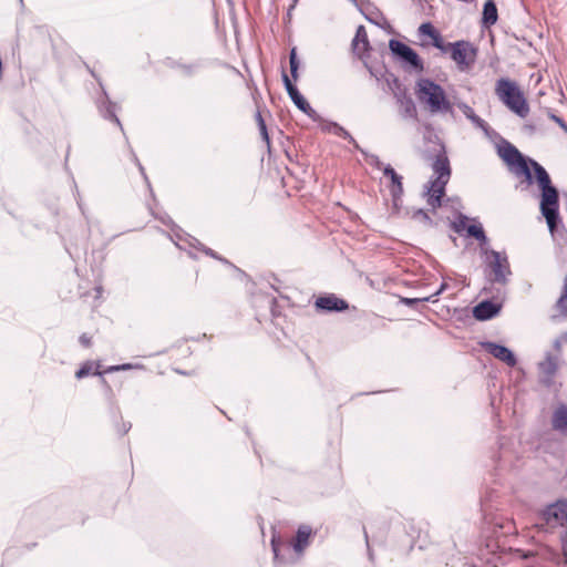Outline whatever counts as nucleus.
Listing matches in <instances>:
<instances>
[{
    "mask_svg": "<svg viewBox=\"0 0 567 567\" xmlns=\"http://www.w3.org/2000/svg\"><path fill=\"white\" fill-rule=\"evenodd\" d=\"M499 155L516 176H524L528 185L533 184L532 169L542 190L540 210L546 218L550 231H554L558 220V192L551 185L547 171L536 161L526 159L512 144L507 143L499 148Z\"/></svg>",
    "mask_w": 567,
    "mask_h": 567,
    "instance_id": "nucleus-1",
    "label": "nucleus"
},
{
    "mask_svg": "<svg viewBox=\"0 0 567 567\" xmlns=\"http://www.w3.org/2000/svg\"><path fill=\"white\" fill-rule=\"evenodd\" d=\"M415 94L419 101L426 105L431 113H452V104L441 85L430 79H420Z\"/></svg>",
    "mask_w": 567,
    "mask_h": 567,
    "instance_id": "nucleus-2",
    "label": "nucleus"
},
{
    "mask_svg": "<svg viewBox=\"0 0 567 567\" xmlns=\"http://www.w3.org/2000/svg\"><path fill=\"white\" fill-rule=\"evenodd\" d=\"M495 94L506 107L520 117L529 113L528 103L516 82L501 78L496 81Z\"/></svg>",
    "mask_w": 567,
    "mask_h": 567,
    "instance_id": "nucleus-3",
    "label": "nucleus"
},
{
    "mask_svg": "<svg viewBox=\"0 0 567 567\" xmlns=\"http://www.w3.org/2000/svg\"><path fill=\"white\" fill-rule=\"evenodd\" d=\"M432 168L436 177L429 182L426 196L427 204L435 209L441 206V199L445 194V186L451 176L450 162L445 153H441L436 156Z\"/></svg>",
    "mask_w": 567,
    "mask_h": 567,
    "instance_id": "nucleus-4",
    "label": "nucleus"
},
{
    "mask_svg": "<svg viewBox=\"0 0 567 567\" xmlns=\"http://www.w3.org/2000/svg\"><path fill=\"white\" fill-rule=\"evenodd\" d=\"M442 53H449L460 71H467L475 63L477 51L468 41L460 40L453 43L447 42Z\"/></svg>",
    "mask_w": 567,
    "mask_h": 567,
    "instance_id": "nucleus-5",
    "label": "nucleus"
},
{
    "mask_svg": "<svg viewBox=\"0 0 567 567\" xmlns=\"http://www.w3.org/2000/svg\"><path fill=\"white\" fill-rule=\"evenodd\" d=\"M485 264L489 270L487 274L488 279L492 282L505 284L508 276L511 275L509 262L505 254L488 250L484 251Z\"/></svg>",
    "mask_w": 567,
    "mask_h": 567,
    "instance_id": "nucleus-6",
    "label": "nucleus"
},
{
    "mask_svg": "<svg viewBox=\"0 0 567 567\" xmlns=\"http://www.w3.org/2000/svg\"><path fill=\"white\" fill-rule=\"evenodd\" d=\"M417 39L421 47H433L441 52L445 50L447 44L441 32L431 22H424L417 28Z\"/></svg>",
    "mask_w": 567,
    "mask_h": 567,
    "instance_id": "nucleus-7",
    "label": "nucleus"
},
{
    "mask_svg": "<svg viewBox=\"0 0 567 567\" xmlns=\"http://www.w3.org/2000/svg\"><path fill=\"white\" fill-rule=\"evenodd\" d=\"M389 48L393 54L401 58L415 70L423 71L424 66L422 60L420 59L417 53L414 50H412L409 45L404 44L401 41L392 39L389 42Z\"/></svg>",
    "mask_w": 567,
    "mask_h": 567,
    "instance_id": "nucleus-8",
    "label": "nucleus"
},
{
    "mask_svg": "<svg viewBox=\"0 0 567 567\" xmlns=\"http://www.w3.org/2000/svg\"><path fill=\"white\" fill-rule=\"evenodd\" d=\"M545 519L553 526L567 527V501H558L548 506L545 512Z\"/></svg>",
    "mask_w": 567,
    "mask_h": 567,
    "instance_id": "nucleus-9",
    "label": "nucleus"
},
{
    "mask_svg": "<svg viewBox=\"0 0 567 567\" xmlns=\"http://www.w3.org/2000/svg\"><path fill=\"white\" fill-rule=\"evenodd\" d=\"M483 348L494 358L506 363L508 367H515L517 363L514 353L505 346H501L494 342H485L483 343Z\"/></svg>",
    "mask_w": 567,
    "mask_h": 567,
    "instance_id": "nucleus-10",
    "label": "nucleus"
},
{
    "mask_svg": "<svg viewBox=\"0 0 567 567\" xmlns=\"http://www.w3.org/2000/svg\"><path fill=\"white\" fill-rule=\"evenodd\" d=\"M316 307L323 311H343L348 309V302L336 295L330 293L317 298L315 302Z\"/></svg>",
    "mask_w": 567,
    "mask_h": 567,
    "instance_id": "nucleus-11",
    "label": "nucleus"
},
{
    "mask_svg": "<svg viewBox=\"0 0 567 567\" xmlns=\"http://www.w3.org/2000/svg\"><path fill=\"white\" fill-rule=\"evenodd\" d=\"M370 50L367 30L363 25L357 28L355 35L352 40V51L360 59L364 58Z\"/></svg>",
    "mask_w": 567,
    "mask_h": 567,
    "instance_id": "nucleus-12",
    "label": "nucleus"
},
{
    "mask_svg": "<svg viewBox=\"0 0 567 567\" xmlns=\"http://www.w3.org/2000/svg\"><path fill=\"white\" fill-rule=\"evenodd\" d=\"M501 310V306L489 301L485 300L480 302L477 306L473 309V316L481 321L492 319L494 316L498 313Z\"/></svg>",
    "mask_w": 567,
    "mask_h": 567,
    "instance_id": "nucleus-13",
    "label": "nucleus"
},
{
    "mask_svg": "<svg viewBox=\"0 0 567 567\" xmlns=\"http://www.w3.org/2000/svg\"><path fill=\"white\" fill-rule=\"evenodd\" d=\"M551 427L563 434L567 433V405L558 404L551 415Z\"/></svg>",
    "mask_w": 567,
    "mask_h": 567,
    "instance_id": "nucleus-14",
    "label": "nucleus"
},
{
    "mask_svg": "<svg viewBox=\"0 0 567 567\" xmlns=\"http://www.w3.org/2000/svg\"><path fill=\"white\" fill-rule=\"evenodd\" d=\"M383 173L385 176L390 177L392 182L390 190L393 198H399L403 193L402 177L390 165L384 167Z\"/></svg>",
    "mask_w": 567,
    "mask_h": 567,
    "instance_id": "nucleus-15",
    "label": "nucleus"
},
{
    "mask_svg": "<svg viewBox=\"0 0 567 567\" xmlns=\"http://www.w3.org/2000/svg\"><path fill=\"white\" fill-rule=\"evenodd\" d=\"M498 19L497 8L494 0H487L483 8L482 22L486 27H491L496 23Z\"/></svg>",
    "mask_w": 567,
    "mask_h": 567,
    "instance_id": "nucleus-16",
    "label": "nucleus"
},
{
    "mask_svg": "<svg viewBox=\"0 0 567 567\" xmlns=\"http://www.w3.org/2000/svg\"><path fill=\"white\" fill-rule=\"evenodd\" d=\"M310 535L311 528L309 526L302 525L298 528L296 542L293 543V549L297 553L302 551L303 548L308 545Z\"/></svg>",
    "mask_w": 567,
    "mask_h": 567,
    "instance_id": "nucleus-17",
    "label": "nucleus"
},
{
    "mask_svg": "<svg viewBox=\"0 0 567 567\" xmlns=\"http://www.w3.org/2000/svg\"><path fill=\"white\" fill-rule=\"evenodd\" d=\"M555 310L561 318H567V275L564 278L563 288L559 298L556 300Z\"/></svg>",
    "mask_w": 567,
    "mask_h": 567,
    "instance_id": "nucleus-18",
    "label": "nucleus"
},
{
    "mask_svg": "<svg viewBox=\"0 0 567 567\" xmlns=\"http://www.w3.org/2000/svg\"><path fill=\"white\" fill-rule=\"evenodd\" d=\"M290 99L292 100V102L295 103V105L300 110L302 111L303 113H306L307 115L309 116H312V114H315V110L309 105V103L306 101V99L300 94L299 91H297L295 94H292L290 96Z\"/></svg>",
    "mask_w": 567,
    "mask_h": 567,
    "instance_id": "nucleus-19",
    "label": "nucleus"
},
{
    "mask_svg": "<svg viewBox=\"0 0 567 567\" xmlns=\"http://www.w3.org/2000/svg\"><path fill=\"white\" fill-rule=\"evenodd\" d=\"M458 107L461 109V111L463 112V114L472 122L474 123L476 126L478 127H484L485 125V122L484 120H482L478 115H476V113L474 112V110L465 104V103H461L458 104Z\"/></svg>",
    "mask_w": 567,
    "mask_h": 567,
    "instance_id": "nucleus-20",
    "label": "nucleus"
},
{
    "mask_svg": "<svg viewBox=\"0 0 567 567\" xmlns=\"http://www.w3.org/2000/svg\"><path fill=\"white\" fill-rule=\"evenodd\" d=\"M401 105V112L405 117H413L416 114L415 104L411 97H399L398 99Z\"/></svg>",
    "mask_w": 567,
    "mask_h": 567,
    "instance_id": "nucleus-21",
    "label": "nucleus"
},
{
    "mask_svg": "<svg viewBox=\"0 0 567 567\" xmlns=\"http://www.w3.org/2000/svg\"><path fill=\"white\" fill-rule=\"evenodd\" d=\"M446 288V284H442L440 289L429 297H422V298H404L402 299L403 303L408 306H413L417 302H425V301H436L435 297H437L444 289Z\"/></svg>",
    "mask_w": 567,
    "mask_h": 567,
    "instance_id": "nucleus-22",
    "label": "nucleus"
},
{
    "mask_svg": "<svg viewBox=\"0 0 567 567\" xmlns=\"http://www.w3.org/2000/svg\"><path fill=\"white\" fill-rule=\"evenodd\" d=\"M329 130L334 135L349 140L350 143H352L355 147H358V144H357L355 140L342 126L338 125L337 123H333V124L330 125Z\"/></svg>",
    "mask_w": 567,
    "mask_h": 567,
    "instance_id": "nucleus-23",
    "label": "nucleus"
},
{
    "mask_svg": "<svg viewBox=\"0 0 567 567\" xmlns=\"http://www.w3.org/2000/svg\"><path fill=\"white\" fill-rule=\"evenodd\" d=\"M539 368L545 374L553 375L556 372L557 365L554 358L547 357L539 363Z\"/></svg>",
    "mask_w": 567,
    "mask_h": 567,
    "instance_id": "nucleus-24",
    "label": "nucleus"
},
{
    "mask_svg": "<svg viewBox=\"0 0 567 567\" xmlns=\"http://www.w3.org/2000/svg\"><path fill=\"white\" fill-rule=\"evenodd\" d=\"M467 233L470 236L474 237L475 239L482 241V243H485L486 241V236H485V233L483 230V228L481 226H477V225H470L467 227Z\"/></svg>",
    "mask_w": 567,
    "mask_h": 567,
    "instance_id": "nucleus-25",
    "label": "nucleus"
},
{
    "mask_svg": "<svg viewBox=\"0 0 567 567\" xmlns=\"http://www.w3.org/2000/svg\"><path fill=\"white\" fill-rule=\"evenodd\" d=\"M289 63H290L291 75L293 76L295 80H297V78H298L297 71H298L299 62L297 60L296 49H292L290 52Z\"/></svg>",
    "mask_w": 567,
    "mask_h": 567,
    "instance_id": "nucleus-26",
    "label": "nucleus"
},
{
    "mask_svg": "<svg viewBox=\"0 0 567 567\" xmlns=\"http://www.w3.org/2000/svg\"><path fill=\"white\" fill-rule=\"evenodd\" d=\"M282 81H284L285 87H286L289 96H291L292 94H295L298 91V89L292 84V82L290 81V79L288 78V75L285 72L282 73Z\"/></svg>",
    "mask_w": 567,
    "mask_h": 567,
    "instance_id": "nucleus-27",
    "label": "nucleus"
},
{
    "mask_svg": "<svg viewBox=\"0 0 567 567\" xmlns=\"http://www.w3.org/2000/svg\"><path fill=\"white\" fill-rule=\"evenodd\" d=\"M91 371V365L90 364H84L83 367H81V369H79L75 373L76 378L78 379H82L84 377H86Z\"/></svg>",
    "mask_w": 567,
    "mask_h": 567,
    "instance_id": "nucleus-28",
    "label": "nucleus"
},
{
    "mask_svg": "<svg viewBox=\"0 0 567 567\" xmlns=\"http://www.w3.org/2000/svg\"><path fill=\"white\" fill-rule=\"evenodd\" d=\"M549 117H550L555 123H557V124H558V125L564 130V132H566V133H567V124H566V122H565L561 117H559V116H557V115H555V114H553V113H550V114H549Z\"/></svg>",
    "mask_w": 567,
    "mask_h": 567,
    "instance_id": "nucleus-29",
    "label": "nucleus"
},
{
    "mask_svg": "<svg viewBox=\"0 0 567 567\" xmlns=\"http://www.w3.org/2000/svg\"><path fill=\"white\" fill-rule=\"evenodd\" d=\"M278 542H277V538L276 536L274 535L272 538H271V547H272V551H274V555H275V558H278Z\"/></svg>",
    "mask_w": 567,
    "mask_h": 567,
    "instance_id": "nucleus-30",
    "label": "nucleus"
},
{
    "mask_svg": "<svg viewBox=\"0 0 567 567\" xmlns=\"http://www.w3.org/2000/svg\"><path fill=\"white\" fill-rule=\"evenodd\" d=\"M80 342L84 346V347H90L91 346V338L83 333L81 337H80Z\"/></svg>",
    "mask_w": 567,
    "mask_h": 567,
    "instance_id": "nucleus-31",
    "label": "nucleus"
},
{
    "mask_svg": "<svg viewBox=\"0 0 567 567\" xmlns=\"http://www.w3.org/2000/svg\"><path fill=\"white\" fill-rule=\"evenodd\" d=\"M256 120H257L259 130L262 127V125H266L260 112H257Z\"/></svg>",
    "mask_w": 567,
    "mask_h": 567,
    "instance_id": "nucleus-32",
    "label": "nucleus"
},
{
    "mask_svg": "<svg viewBox=\"0 0 567 567\" xmlns=\"http://www.w3.org/2000/svg\"><path fill=\"white\" fill-rule=\"evenodd\" d=\"M107 114H109V117H110L111 120H113L117 125H120V126H121V122H120V120L117 118V116L114 114V112H113V111L107 110Z\"/></svg>",
    "mask_w": 567,
    "mask_h": 567,
    "instance_id": "nucleus-33",
    "label": "nucleus"
},
{
    "mask_svg": "<svg viewBox=\"0 0 567 567\" xmlns=\"http://www.w3.org/2000/svg\"><path fill=\"white\" fill-rule=\"evenodd\" d=\"M264 140L269 143V136H268V132H267V127L266 125H262V127L259 130Z\"/></svg>",
    "mask_w": 567,
    "mask_h": 567,
    "instance_id": "nucleus-34",
    "label": "nucleus"
},
{
    "mask_svg": "<svg viewBox=\"0 0 567 567\" xmlns=\"http://www.w3.org/2000/svg\"><path fill=\"white\" fill-rule=\"evenodd\" d=\"M204 251H205V254H206V255H209V256H212V257H214V258H218V257L215 255V252H214L212 249H209V248H206Z\"/></svg>",
    "mask_w": 567,
    "mask_h": 567,
    "instance_id": "nucleus-35",
    "label": "nucleus"
},
{
    "mask_svg": "<svg viewBox=\"0 0 567 567\" xmlns=\"http://www.w3.org/2000/svg\"><path fill=\"white\" fill-rule=\"evenodd\" d=\"M127 368H130V365H128V364H123V365H121V367H114V368H112V370H125V369H127Z\"/></svg>",
    "mask_w": 567,
    "mask_h": 567,
    "instance_id": "nucleus-36",
    "label": "nucleus"
},
{
    "mask_svg": "<svg viewBox=\"0 0 567 567\" xmlns=\"http://www.w3.org/2000/svg\"><path fill=\"white\" fill-rule=\"evenodd\" d=\"M364 537H365V539L368 540V534H367V532H365V530H364Z\"/></svg>",
    "mask_w": 567,
    "mask_h": 567,
    "instance_id": "nucleus-37",
    "label": "nucleus"
}]
</instances>
